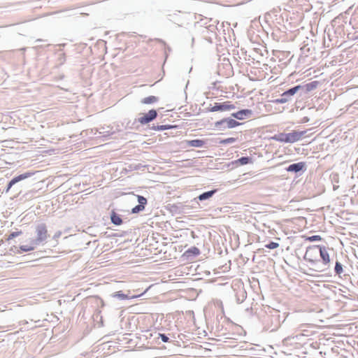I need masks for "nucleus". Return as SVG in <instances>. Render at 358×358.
Masks as SVG:
<instances>
[{
    "instance_id": "4468645a",
    "label": "nucleus",
    "mask_w": 358,
    "mask_h": 358,
    "mask_svg": "<svg viewBox=\"0 0 358 358\" xmlns=\"http://www.w3.org/2000/svg\"><path fill=\"white\" fill-rule=\"evenodd\" d=\"M187 144L191 147L202 148L205 145V141L201 139H195L187 141Z\"/></svg>"
},
{
    "instance_id": "6e6552de",
    "label": "nucleus",
    "mask_w": 358,
    "mask_h": 358,
    "mask_svg": "<svg viewBox=\"0 0 358 358\" xmlns=\"http://www.w3.org/2000/svg\"><path fill=\"white\" fill-rule=\"evenodd\" d=\"M157 116V111L154 109H152L149 110L148 113L143 114V115L138 118V122L142 124H145L155 120Z\"/></svg>"
},
{
    "instance_id": "20e7f679",
    "label": "nucleus",
    "mask_w": 358,
    "mask_h": 358,
    "mask_svg": "<svg viewBox=\"0 0 358 358\" xmlns=\"http://www.w3.org/2000/svg\"><path fill=\"white\" fill-rule=\"evenodd\" d=\"M240 123L231 118H224L215 122V125L220 129H225L227 128H234L239 125Z\"/></svg>"
},
{
    "instance_id": "5701e85b",
    "label": "nucleus",
    "mask_w": 358,
    "mask_h": 358,
    "mask_svg": "<svg viewBox=\"0 0 358 358\" xmlns=\"http://www.w3.org/2000/svg\"><path fill=\"white\" fill-rule=\"evenodd\" d=\"M334 271H335L336 274H337V275H341L343 271V265L338 261L336 262Z\"/></svg>"
},
{
    "instance_id": "7ed1b4c3",
    "label": "nucleus",
    "mask_w": 358,
    "mask_h": 358,
    "mask_svg": "<svg viewBox=\"0 0 358 358\" xmlns=\"http://www.w3.org/2000/svg\"><path fill=\"white\" fill-rule=\"evenodd\" d=\"M36 238L31 239L34 244L36 245L37 246L43 245L48 237V229L45 224L41 223L36 225Z\"/></svg>"
},
{
    "instance_id": "cd10ccee",
    "label": "nucleus",
    "mask_w": 358,
    "mask_h": 358,
    "mask_svg": "<svg viewBox=\"0 0 358 358\" xmlns=\"http://www.w3.org/2000/svg\"><path fill=\"white\" fill-rule=\"evenodd\" d=\"M21 234H22V231H13V232H12V233L9 235V236H8V240H10V239H13V238H15V237H17V236H20Z\"/></svg>"
},
{
    "instance_id": "f257e3e1",
    "label": "nucleus",
    "mask_w": 358,
    "mask_h": 358,
    "mask_svg": "<svg viewBox=\"0 0 358 358\" xmlns=\"http://www.w3.org/2000/svg\"><path fill=\"white\" fill-rule=\"evenodd\" d=\"M315 250H317L320 258L315 259V272H324L327 271L331 264L329 251L331 250L326 241L315 244Z\"/></svg>"
},
{
    "instance_id": "72a5a7b5",
    "label": "nucleus",
    "mask_w": 358,
    "mask_h": 358,
    "mask_svg": "<svg viewBox=\"0 0 358 358\" xmlns=\"http://www.w3.org/2000/svg\"><path fill=\"white\" fill-rule=\"evenodd\" d=\"M322 309H320V310H317L315 308V309H314V311H315V312H316V311H317V313H320V312H322Z\"/></svg>"
},
{
    "instance_id": "a211bd4d",
    "label": "nucleus",
    "mask_w": 358,
    "mask_h": 358,
    "mask_svg": "<svg viewBox=\"0 0 358 358\" xmlns=\"http://www.w3.org/2000/svg\"><path fill=\"white\" fill-rule=\"evenodd\" d=\"M37 247L36 245L34 244L33 241L31 240L29 245H21L20 249L23 252H29L34 250Z\"/></svg>"
},
{
    "instance_id": "4be33fe9",
    "label": "nucleus",
    "mask_w": 358,
    "mask_h": 358,
    "mask_svg": "<svg viewBox=\"0 0 358 358\" xmlns=\"http://www.w3.org/2000/svg\"><path fill=\"white\" fill-rule=\"evenodd\" d=\"M111 296L114 298H117L120 300H125L129 299V296L127 295L122 293L121 292H115L112 294Z\"/></svg>"
},
{
    "instance_id": "39448f33",
    "label": "nucleus",
    "mask_w": 358,
    "mask_h": 358,
    "mask_svg": "<svg viewBox=\"0 0 358 358\" xmlns=\"http://www.w3.org/2000/svg\"><path fill=\"white\" fill-rule=\"evenodd\" d=\"M296 93H299L300 96H308L309 93L313 90V82H310L306 85H299L295 86Z\"/></svg>"
},
{
    "instance_id": "c9c22d12",
    "label": "nucleus",
    "mask_w": 358,
    "mask_h": 358,
    "mask_svg": "<svg viewBox=\"0 0 358 358\" xmlns=\"http://www.w3.org/2000/svg\"><path fill=\"white\" fill-rule=\"evenodd\" d=\"M317 83H318L317 81H315V84H314L315 88L317 87Z\"/></svg>"
},
{
    "instance_id": "e433bc0d",
    "label": "nucleus",
    "mask_w": 358,
    "mask_h": 358,
    "mask_svg": "<svg viewBox=\"0 0 358 358\" xmlns=\"http://www.w3.org/2000/svg\"><path fill=\"white\" fill-rule=\"evenodd\" d=\"M357 38H358V36H357Z\"/></svg>"
},
{
    "instance_id": "f3484780",
    "label": "nucleus",
    "mask_w": 358,
    "mask_h": 358,
    "mask_svg": "<svg viewBox=\"0 0 358 358\" xmlns=\"http://www.w3.org/2000/svg\"><path fill=\"white\" fill-rule=\"evenodd\" d=\"M252 162V159L249 157H242L236 160L234 164L236 165H245Z\"/></svg>"
},
{
    "instance_id": "c85d7f7f",
    "label": "nucleus",
    "mask_w": 358,
    "mask_h": 358,
    "mask_svg": "<svg viewBox=\"0 0 358 358\" xmlns=\"http://www.w3.org/2000/svg\"><path fill=\"white\" fill-rule=\"evenodd\" d=\"M159 336L161 338L162 341L164 343L168 342L169 340V337L164 334H159Z\"/></svg>"
},
{
    "instance_id": "ddd939ff",
    "label": "nucleus",
    "mask_w": 358,
    "mask_h": 358,
    "mask_svg": "<svg viewBox=\"0 0 358 358\" xmlns=\"http://www.w3.org/2000/svg\"><path fill=\"white\" fill-rule=\"evenodd\" d=\"M303 167V163H301V162L295 163V164H290L287 168V171H288L289 172L297 173V172L300 171L301 170H302Z\"/></svg>"
},
{
    "instance_id": "7c9ffc66",
    "label": "nucleus",
    "mask_w": 358,
    "mask_h": 358,
    "mask_svg": "<svg viewBox=\"0 0 358 358\" xmlns=\"http://www.w3.org/2000/svg\"><path fill=\"white\" fill-rule=\"evenodd\" d=\"M317 241H320L321 242L320 243H323L324 241H322V238L319 235H315V242H317Z\"/></svg>"
},
{
    "instance_id": "393cba45",
    "label": "nucleus",
    "mask_w": 358,
    "mask_h": 358,
    "mask_svg": "<svg viewBox=\"0 0 358 358\" xmlns=\"http://www.w3.org/2000/svg\"><path fill=\"white\" fill-rule=\"evenodd\" d=\"M236 139L235 138H225V139H223L220 141V143L222 144V145H227V144H231V143H234V142H236Z\"/></svg>"
},
{
    "instance_id": "bb28decb",
    "label": "nucleus",
    "mask_w": 358,
    "mask_h": 358,
    "mask_svg": "<svg viewBox=\"0 0 358 358\" xmlns=\"http://www.w3.org/2000/svg\"><path fill=\"white\" fill-rule=\"evenodd\" d=\"M265 247L268 249H275L279 247V244L275 242H270L269 243L266 244Z\"/></svg>"
},
{
    "instance_id": "c756f323",
    "label": "nucleus",
    "mask_w": 358,
    "mask_h": 358,
    "mask_svg": "<svg viewBox=\"0 0 358 358\" xmlns=\"http://www.w3.org/2000/svg\"><path fill=\"white\" fill-rule=\"evenodd\" d=\"M61 235H62V231H57V232L54 234V236H53L52 238H53L54 240H55V241H57V239L61 236Z\"/></svg>"
},
{
    "instance_id": "423d86ee",
    "label": "nucleus",
    "mask_w": 358,
    "mask_h": 358,
    "mask_svg": "<svg viewBox=\"0 0 358 358\" xmlns=\"http://www.w3.org/2000/svg\"><path fill=\"white\" fill-rule=\"evenodd\" d=\"M34 174V172H26L22 174H20L15 178H13L8 184L7 188L6 189V192H8V191L11 189V187L16 184L17 182H19L20 181H22L23 180H25L31 176H32Z\"/></svg>"
},
{
    "instance_id": "9b49d317",
    "label": "nucleus",
    "mask_w": 358,
    "mask_h": 358,
    "mask_svg": "<svg viewBox=\"0 0 358 358\" xmlns=\"http://www.w3.org/2000/svg\"><path fill=\"white\" fill-rule=\"evenodd\" d=\"M252 114V110L249 109L241 110L236 113H232V116L238 120H243L245 117H249Z\"/></svg>"
},
{
    "instance_id": "dca6fc26",
    "label": "nucleus",
    "mask_w": 358,
    "mask_h": 358,
    "mask_svg": "<svg viewBox=\"0 0 358 358\" xmlns=\"http://www.w3.org/2000/svg\"><path fill=\"white\" fill-rule=\"evenodd\" d=\"M304 259L306 261H308L310 263V264H313V252L311 247H308L306 250V252L304 255Z\"/></svg>"
},
{
    "instance_id": "2eb2a0df",
    "label": "nucleus",
    "mask_w": 358,
    "mask_h": 358,
    "mask_svg": "<svg viewBox=\"0 0 358 358\" xmlns=\"http://www.w3.org/2000/svg\"><path fill=\"white\" fill-rule=\"evenodd\" d=\"M316 173L321 176L318 182V186H319V191L317 194H320L322 192H324L325 190L324 185L323 184V182L325 180V178L322 177L323 174L321 171H320L317 169L316 170Z\"/></svg>"
},
{
    "instance_id": "473e14b6",
    "label": "nucleus",
    "mask_w": 358,
    "mask_h": 358,
    "mask_svg": "<svg viewBox=\"0 0 358 358\" xmlns=\"http://www.w3.org/2000/svg\"><path fill=\"white\" fill-rule=\"evenodd\" d=\"M320 277H321V275H314L315 281H316V280H315V278H320Z\"/></svg>"
},
{
    "instance_id": "b1692460",
    "label": "nucleus",
    "mask_w": 358,
    "mask_h": 358,
    "mask_svg": "<svg viewBox=\"0 0 358 358\" xmlns=\"http://www.w3.org/2000/svg\"><path fill=\"white\" fill-rule=\"evenodd\" d=\"M167 17H168L169 20L173 22L174 23H176L178 25H180L182 23L181 20H180L177 17V14H176V13H174L173 15H171V14L168 15Z\"/></svg>"
},
{
    "instance_id": "f8f14e48",
    "label": "nucleus",
    "mask_w": 358,
    "mask_h": 358,
    "mask_svg": "<svg viewBox=\"0 0 358 358\" xmlns=\"http://www.w3.org/2000/svg\"><path fill=\"white\" fill-rule=\"evenodd\" d=\"M216 192L217 189H213L210 191L205 192L199 195L196 198L194 199V200L199 199V201H202L209 199L216 193Z\"/></svg>"
},
{
    "instance_id": "2f4dec72",
    "label": "nucleus",
    "mask_w": 358,
    "mask_h": 358,
    "mask_svg": "<svg viewBox=\"0 0 358 358\" xmlns=\"http://www.w3.org/2000/svg\"><path fill=\"white\" fill-rule=\"evenodd\" d=\"M192 252H193L194 253H195V254H199V249H198V248H193V249H192Z\"/></svg>"
},
{
    "instance_id": "aec40b11",
    "label": "nucleus",
    "mask_w": 358,
    "mask_h": 358,
    "mask_svg": "<svg viewBox=\"0 0 358 358\" xmlns=\"http://www.w3.org/2000/svg\"><path fill=\"white\" fill-rule=\"evenodd\" d=\"M158 97L155 96H150L142 99L141 103L144 104H150L155 103L158 101Z\"/></svg>"
},
{
    "instance_id": "f03ea898",
    "label": "nucleus",
    "mask_w": 358,
    "mask_h": 358,
    "mask_svg": "<svg viewBox=\"0 0 358 358\" xmlns=\"http://www.w3.org/2000/svg\"><path fill=\"white\" fill-rule=\"evenodd\" d=\"M306 134L305 131H294L290 133H280L275 134L273 138L281 143H292L300 140Z\"/></svg>"
},
{
    "instance_id": "0eeeda50",
    "label": "nucleus",
    "mask_w": 358,
    "mask_h": 358,
    "mask_svg": "<svg viewBox=\"0 0 358 358\" xmlns=\"http://www.w3.org/2000/svg\"><path fill=\"white\" fill-rule=\"evenodd\" d=\"M296 89L295 87H292L287 91L284 92L281 96L280 98L276 99V102L279 103H284L286 102H288L291 100L292 96H293L296 93Z\"/></svg>"
},
{
    "instance_id": "a878e982",
    "label": "nucleus",
    "mask_w": 358,
    "mask_h": 358,
    "mask_svg": "<svg viewBox=\"0 0 358 358\" xmlns=\"http://www.w3.org/2000/svg\"><path fill=\"white\" fill-rule=\"evenodd\" d=\"M171 128L169 125H158L157 127H153L152 129L157 131H164Z\"/></svg>"
},
{
    "instance_id": "6ab92c4d",
    "label": "nucleus",
    "mask_w": 358,
    "mask_h": 358,
    "mask_svg": "<svg viewBox=\"0 0 358 358\" xmlns=\"http://www.w3.org/2000/svg\"><path fill=\"white\" fill-rule=\"evenodd\" d=\"M110 220L113 224L115 225H120L122 223V220L119 215L113 212L110 215Z\"/></svg>"
},
{
    "instance_id": "1a4fd4ad",
    "label": "nucleus",
    "mask_w": 358,
    "mask_h": 358,
    "mask_svg": "<svg viewBox=\"0 0 358 358\" xmlns=\"http://www.w3.org/2000/svg\"><path fill=\"white\" fill-rule=\"evenodd\" d=\"M235 106L229 104V102L215 103V105L210 108V111H227L234 109Z\"/></svg>"
},
{
    "instance_id": "412c9836",
    "label": "nucleus",
    "mask_w": 358,
    "mask_h": 358,
    "mask_svg": "<svg viewBox=\"0 0 358 358\" xmlns=\"http://www.w3.org/2000/svg\"><path fill=\"white\" fill-rule=\"evenodd\" d=\"M318 105V108L317 110L319 109H323L327 107V103L326 101H323L322 99L318 98L316 101H315V108H316L315 104Z\"/></svg>"
},
{
    "instance_id": "f704fd0d",
    "label": "nucleus",
    "mask_w": 358,
    "mask_h": 358,
    "mask_svg": "<svg viewBox=\"0 0 358 358\" xmlns=\"http://www.w3.org/2000/svg\"><path fill=\"white\" fill-rule=\"evenodd\" d=\"M308 240L311 241H313V236H310L308 238Z\"/></svg>"
},
{
    "instance_id": "9d476101",
    "label": "nucleus",
    "mask_w": 358,
    "mask_h": 358,
    "mask_svg": "<svg viewBox=\"0 0 358 358\" xmlns=\"http://www.w3.org/2000/svg\"><path fill=\"white\" fill-rule=\"evenodd\" d=\"M138 199V205L132 208V213H138L145 209V206L147 204V199L141 195H136Z\"/></svg>"
}]
</instances>
